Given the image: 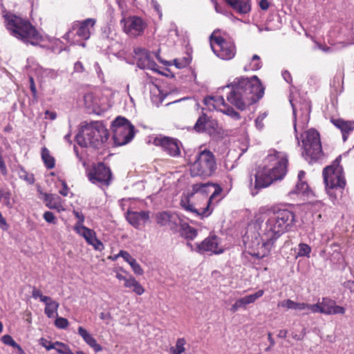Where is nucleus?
I'll return each instance as SVG.
<instances>
[{"mask_svg":"<svg viewBox=\"0 0 354 354\" xmlns=\"http://www.w3.org/2000/svg\"><path fill=\"white\" fill-rule=\"evenodd\" d=\"M117 257H122L123 259L129 264H130L131 262L135 259L128 252L125 250H120V252L117 254Z\"/></svg>","mask_w":354,"mask_h":354,"instance_id":"nucleus-48","label":"nucleus"},{"mask_svg":"<svg viewBox=\"0 0 354 354\" xmlns=\"http://www.w3.org/2000/svg\"><path fill=\"white\" fill-rule=\"evenodd\" d=\"M59 181L62 184V188L59 191V193L63 196H67L68 194L69 188L66 184V182L64 180H60Z\"/></svg>","mask_w":354,"mask_h":354,"instance_id":"nucleus-52","label":"nucleus"},{"mask_svg":"<svg viewBox=\"0 0 354 354\" xmlns=\"http://www.w3.org/2000/svg\"><path fill=\"white\" fill-rule=\"evenodd\" d=\"M341 160L342 156H337L332 164L326 167L322 171L326 192L333 202L342 198L343 190L346 185L344 169L340 165Z\"/></svg>","mask_w":354,"mask_h":354,"instance_id":"nucleus-6","label":"nucleus"},{"mask_svg":"<svg viewBox=\"0 0 354 354\" xmlns=\"http://www.w3.org/2000/svg\"><path fill=\"white\" fill-rule=\"evenodd\" d=\"M214 186V184L209 183L192 185L190 192L183 194L180 206L185 210L202 218L209 216L221 199L218 198L222 192L218 185H216L214 192L209 196L210 189Z\"/></svg>","mask_w":354,"mask_h":354,"instance_id":"nucleus-1","label":"nucleus"},{"mask_svg":"<svg viewBox=\"0 0 354 354\" xmlns=\"http://www.w3.org/2000/svg\"><path fill=\"white\" fill-rule=\"evenodd\" d=\"M311 313H319L325 315H343L345 313V308L336 305V302L328 297H323L321 302L312 304Z\"/></svg>","mask_w":354,"mask_h":354,"instance_id":"nucleus-16","label":"nucleus"},{"mask_svg":"<svg viewBox=\"0 0 354 354\" xmlns=\"http://www.w3.org/2000/svg\"><path fill=\"white\" fill-rule=\"evenodd\" d=\"M44 201L46 205L50 209H59V207L61 206L60 197L55 194H45Z\"/></svg>","mask_w":354,"mask_h":354,"instance_id":"nucleus-30","label":"nucleus"},{"mask_svg":"<svg viewBox=\"0 0 354 354\" xmlns=\"http://www.w3.org/2000/svg\"><path fill=\"white\" fill-rule=\"evenodd\" d=\"M91 245H92L95 250L98 251H102L104 248L102 242L97 238L93 240V242H91Z\"/></svg>","mask_w":354,"mask_h":354,"instance_id":"nucleus-51","label":"nucleus"},{"mask_svg":"<svg viewBox=\"0 0 354 354\" xmlns=\"http://www.w3.org/2000/svg\"><path fill=\"white\" fill-rule=\"evenodd\" d=\"M270 3L268 0H261L259 1V7L263 10H267L269 8Z\"/></svg>","mask_w":354,"mask_h":354,"instance_id":"nucleus-59","label":"nucleus"},{"mask_svg":"<svg viewBox=\"0 0 354 354\" xmlns=\"http://www.w3.org/2000/svg\"><path fill=\"white\" fill-rule=\"evenodd\" d=\"M86 107L91 111L96 112L100 107V99L93 92L85 94L84 97Z\"/></svg>","mask_w":354,"mask_h":354,"instance_id":"nucleus-26","label":"nucleus"},{"mask_svg":"<svg viewBox=\"0 0 354 354\" xmlns=\"http://www.w3.org/2000/svg\"><path fill=\"white\" fill-rule=\"evenodd\" d=\"M230 86L232 90L227 95V100L240 110L257 102L264 95L265 88L257 75L250 78L236 77L230 85H227Z\"/></svg>","mask_w":354,"mask_h":354,"instance_id":"nucleus-2","label":"nucleus"},{"mask_svg":"<svg viewBox=\"0 0 354 354\" xmlns=\"http://www.w3.org/2000/svg\"><path fill=\"white\" fill-rule=\"evenodd\" d=\"M1 342L6 344L9 345L13 348H20V346L13 339L10 335H4L1 337Z\"/></svg>","mask_w":354,"mask_h":354,"instance_id":"nucleus-45","label":"nucleus"},{"mask_svg":"<svg viewBox=\"0 0 354 354\" xmlns=\"http://www.w3.org/2000/svg\"><path fill=\"white\" fill-rule=\"evenodd\" d=\"M0 203L8 208L12 207L11 193L10 191L0 189Z\"/></svg>","mask_w":354,"mask_h":354,"instance_id":"nucleus-35","label":"nucleus"},{"mask_svg":"<svg viewBox=\"0 0 354 354\" xmlns=\"http://www.w3.org/2000/svg\"><path fill=\"white\" fill-rule=\"evenodd\" d=\"M263 231L277 241L290 231L296 223L295 213L286 208L272 207L268 209Z\"/></svg>","mask_w":354,"mask_h":354,"instance_id":"nucleus-5","label":"nucleus"},{"mask_svg":"<svg viewBox=\"0 0 354 354\" xmlns=\"http://www.w3.org/2000/svg\"><path fill=\"white\" fill-rule=\"evenodd\" d=\"M299 139V138H297ZM302 144V156L310 162L317 161L323 156L319 133L315 129H310L300 135Z\"/></svg>","mask_w":354,"mask_h":354,"instance_id":"nucleus-9","label":"nucleus"},{"mask_svg":"<svg viewBox=\"0 0 354 354\" xmlns=\"http://www.w3.org/2000/svg\"><path fill=\"white\" fill-rule=\"evenodd\" d=\"M119 6L121 8H124L127 6V3L133 4L136 0H116Z\"/></svg>","mask_w":354,"mask_h":354,"instance_id":"nucleus-54","label":"nucleus"},{"mask_svg":"<svg viewBox=\"0 0 354 354\" xmlns=\"http://www.w3.org/2000/svg\"><path fill=\"white\" fill-rule=\"evenodd\" d=\"M124 286L126 288L130 289L137 295H142L145 291L144 287L140 283V282L131 274H129L128 280H126V283H124Z\"/></svg>","mask_w":354,"mask_h":354,"instance_id":"nucleus-27","label":"nucleus"},{"mask_svg":"<svg viewBox=\"0 0 354 354\" xmlns=\"http://www.w3.org/2000/svg\"><path fill=\"white\" fill-rule=\"evenodd\" d=\"M73 214L78 219L77 222L73 227L74 230L77 232L81 230L82 227H86L84 225H83V223L84 221V216L82 212L75 210L73 211Z\"/></svg>","mask_w":354,"mask_h":354,"instance_id":"nucleus-40","label":"nucleus"},{"mask_svg":"<svg viewBox=\"0 0 354 354\" xmlns=\"http://www.w3.org/2000/svg\"><path fill=\"white\" fill-rule=\"evenodd\" d=\"M115 277H116L119 281H124V283H126V280H128V276H124V275H123L122 273H120V272H116Z\"/></svg>","mask_w":354,"mask_h":354,"instance_id":"nucleus-62","label":"nucleus"},{"mask_svg":"<svg viewBox=\"0 0 354 354\" xmlns=\"http://www.w3.org/2000/svg\"><path fill=\"white\" fill-rule=\"evenodd\" d=\"M39 342H40V344L48 351L51 350L53 348H55V346H58L59 347H65L66 346V344L62 342H55L53 343L50 341H48L45 338H41L39 340Z\"/></svg>","mask_w":354,"mask_h":354,"instance_id":"nucleus-39","label":"nucleus"},{"mask_svg":"<svg viewBox=\"0 0 354 354\" xmlns=\"http://www.w3.org/2000/svg\"><path fill=\"white\" fill-rule=\"evenodd\" d=\"M39 299L41 302H44L46 305H47L48 303H50L54 301L50 297L45 296V295H42Z\"/></svg>","mask_w":354,"mask_h":354,"instance_id":"nucleus-63","label":"nucleus"},{"mask_svg":"<svg viewBox=\"0 0 354 354\" xmlns=\"http://www.w3.org/2000/svg\"><path fill=\"white\" fill-rule=\"evenodd\" d=\"M243 308L241 303H240V301H239V299H237L234 304L232 306L231 308H230V310L232 312V313H235L236 312L239 308Z\"/></svg>","mask_w":354,"mask_h":354,"instance_id":"nucleus-60","label":"nucleus"},{"mask_svg":"<svg viewBox=\"0 0 354 354\" xmlns=\"http://www.w3.org/2000/svg\"><path fill=\"white\" fill-rule=\"evenodd\" d=\"M64 349H57V352L60 354H74L72 351L70 349V348L66 345Z\"/></svg>","mask_w":354,"mask_h":354,"instance_id":"nucleus-61","label":"nucleus"},{"mask_svg":"<svg viewBox=\"0 0 354 354\" xmlns=\"http://www.w3.org/2000/svg\"><path fill=\"white\" fill-rule=\"evenodd\" d=\"M77 333L83 339L85 343L92 348L95 352H100L102 351V346L97 344V340L84 328L79 326L77 328Z\"/></svg>","mask_w":354,"mask_h":354,"instance_id":"nucleus-23","label":"nucleus"},{"mask_svg":"<svg viewBox=\"0 0 354 354\" xmlns=\"http://www.w3.org/2000/svg\"><path fill=\"white\" fill-rule=\"evenodd\" d=\"M264 164L255 176L257 189L267 187L274 181L283 178L287 173L288 160L285 153L273 149L264 159Z\"/></svg>","mask_w":354,"mask_h":354,"instance_id":"nucleus-4","label":"nucleus"},{"mask_svg":"<svg viewBox=\"0 0 354 354\" xmlns=\"http://www.w3.org/2000/svg\"><path fill=\"white\" fill-rule=\"evenodd\" d=\"M3 18L5 27L10 34L24 44L41 46L44 41V36L28 19L6 10L3 11Z\"/></svg>","mask_w":354,"mask_h":354,"instance_id":"nucleus-3","label":"nucleus"},{"mask_svg":"<svg viewBox=\"0 0 354 354\" xmlns=\"http://www.w3.org/2000/svg\"><path fill=\"white\" fill-rule=\"evenodd\" d=\"M121 23H124V32L134 38L142 35L147 27V22L138 16H130L127 19H122Z\"/></svg>","mask_w":354,"mask_h":354,"instance_id":"nucleus-15","label":"nucleus"},{"mask_svg":"<svg viewBox=\"0 0 354 354\" xmlns=\"http://www.w3.org/2000/svg\"><path fill=\"white\" fill-rule=\"evenodd\" d=\"M87 177L93 184L108 186L111 183L112 174L109 167L104 163L98 162L89 170Z\"/></svg>","mask_w":354,"mask_h":354,"instance_id":"nucleus-14","label":"nucleus"},{"mask_svg":"<svg viewBox=\"0 0 354 354\" xmlns=\"http://www.w3.org/2000/svg\"><path fill=\"white\" fill-rule=\"evenodd\" d=\"M43 217L47 223H55V216L53 212L49 211L45 212Z\"/></svg>","mask_w":354,"mask_h":354,"instance_id":"nucleus-50","label":"nucleus"},{"mask_svg":"<svg viewBox=\"0 0 354 354\" xmlns=\"http://www.w3.org/2000/svg\"><path fill=\"white\" fill-rule=\"evenodd\" d=\"M181 235L188 241L194 240L198 235V231L186 223H180Z\"/></svg>","mask_w":354,"mask_h":354,"instance_id":"nucleus-28","label":"nucleus"},{"mask_svg":"<svg viewBox=\"0 0 354 354\" xmlns=\"http://www.w3.org/2000/svg\"><path fill=\"white\" fill-rule=\"evenodd\" d=\"M330 122L341 131L344 142L347 140L348 135L354 130V121L344 120L342 118H331Z\"/></svg>","mask_w":354,"mask_h":354,"instance_id":"nucleus-22","label":"nucleus"},{"mask_svg":"<svg viewBox=\"0 0 354 354\" xmlns=\"http://www.w3.org/2000/svg\"><path fill=\"white\" fill-rule=\"evenodd\" d=\"M196 251L199 253L211 252L218 254L223 253V249L220 245V239L215 234H210L197 244Z\"/></svg>","mask_w":354,"mask_h":354,"instance_id":"nucleus-17","label":"nucleus"},{"mask_svg":"<svg viewBox=\"0 0 354 354\" xmlns=\"http://www.w3.org/2000/svg\"><path fill=\"white\" fill-rule=\"evenodd\" d=\"M290 304H291V299H286V300L279 302L278 306L283 307V308H286L289 309Z\"/></svg>","mask_w":354,"mask_h":354,"instance_id":"nucleus-58","label":"nucleus"},{"mask_svg":"<svg viewBox=\"0 0 354 354\" xmlns=\"http://www.w3.org/2000/svg\"><path fill=\"white\" fill-rule=\"evenodd\" d=\"M209 121V118L205 113H203L197 120L194 129L198 133L203 132L206 130V124Z\"/></svg>","mask_w":354,"mask_h":354,"instance_id":"nucleus-34","label":"nucleus"},{"mask_svg":"<svg viewBox=\"0 0 354 354\" xmlns=\"http://www.w3.org/2000/svg\"><path fill=\"white\" fill-rule=\"evenodd\" d=\"M48 118L51 120H54L57 118L56 112L46 110L45 111V118L47 119Z\"/></svg>","mask_w":354,"mask_h":354,"instance_id":"nucleus-57","label":"nucleus"},{"mask_svg":"<svg viewBox=\"0 0 354 354\" xmlns=\"http://www.w3.org/2000/svg\"><path fill=\"white\" fill-rule=\"evenodd\" d=\"M277 242L274 239L263 230L260 239L256 237L251 242L246 243L245 241V245L250 255L257 259H263L270 254L272 248L275 246Z\"/></svg>","mask_w":354,"mask_h":354,"instance_id":"nucleus-11","label":"nucleus"},{"mask_svg":"<svg viewBox=\"0 0 354 354\" xmlns=\"http://www.w3.org/2000/svg\"><path fill=\"white\" fill-rule=\"evenodd\" d=\"M108 129L100 121H94L86 124L82 127L75 140L77 143L82 147H91L100 149L109 139Z\"/></svg>","mask_w":354,"mask_h":354,"instance_id":"nucleus-7","label":"nucleus"},{"mask_svg":"<svg viewBox=\"0 0 354 354\" xmlns=\"http://www.w3.org/2000/svg\"><path fill=\"white\" fill-rule=\"evenodd\" d=\"M205 102L206 104L211 103V102H212L213 106L215 108L219 106H223L224 108L227 105L223 96L209 97L205 100Z\"/></svg>","mask_w":354,"mask_h":354,"instance_id":"nucleus-38","label":"nucleus"},{"mask_svg":"<svg viewBox=\"0 0 354 354\" xmlns=\"http://www.w3.org/2000/svg\"><path fill=\"white\" fill-rule=\"evenodd\" d=\"M221 111L234 120H239L241 118L240 114L228 105L223 109H221Z\"/></svg>","mask_w":354,"mask_h":354,"instance_id":"nucleus-43","label":"nucleus"},{"mask_svg":"<svg viewBox=\"0 0 354 354\" xmlns=\"http://www.w3.org/2000/svg\"><path fill=\"white\" fill-rule=\"evenodd\" d=\"M96 20L93 18H88L83 21L74 22L73 28L76 30V34L82 39L86 40L90 38L91 30L94 28Z\"/></svg>","mask_w":354,"mask_h":354,"instance_id":"nucleus-20","label":"nucleus"},{"mask_svg":"<svg viewBox=\"0 0 354 354\" xmlns=\"http://www.w3.org/2000/svg\"><path fill=\"white\" fill-rule=\"evenodd\" d=\"M173 62L177 68H183L189 64L190 59L188 57L176 58L173 60Z\"/></svg>","mask_w":354,"mask_h":354,"instance_id":"nucleus-44","label":"nucleus"},{"mask_svg":"<svg viewBox=\"0 0 354 354\" xmlns=\"http://www.w3.org/2000/svg\"><path fill=\"white\" fill-rule=\"evenodd\" d=\"M68 321L67 319L64 317H57L55 321V325L57 328L61 329H65L68 326Z\"/></svg>","mask_w":354,"mask_h":354,"instance_id":"nucleus-46","label":"nucleus"},{"mask_svg":"<svg viewBox=\"0 0 354 354\" xmlns=\"http://www.w3.org/2000/svg\"><path fill=\"white\" fill-rule=\"evenodd\" d=\"M155 219L157 224L160 226H168L171 230H176L178 226L183 221L178 214L169 211L157 213Z\"/></svg>","mask_w":354,"mask_h":354,"instance_id":"nucleus-18","label":"nucleus"},{"mask_svg":"<svg viewBox=\"0 0 354 354\" xmlns=\"http://www.w3.org/2000/svg\"><path fill=\"white\" fill-rule=\"evenodd\" d=\"M156 147H160L162 151L171 158H179L181 156V149L183 145L178 138L159 136L153 140Z\"/></svg>","mask_w":354,"mask_h":354,"instance_id":"nucleus-13","label":"nucleus"},{"mask_svg":"<svg viewBox=\"0 0 354 354\" xmlns=\"http://www.w3.org/2000/svg\"><path fill=\"white\" fill-rule=\"evenodd\" d=\"M312 304H308L306 303H297L292 300H291V304L289 309L299 310H310L311 312Z\"/></svg>","mask_w":354,"mask_h":354,"instance_id":"nucleus-42","label":"nucleus"},{"mask_svg":"<svg viewBox=\"0 0 354 354\" xmlns=\"http://www.w3.org/2000/svg\"><path fill=\"white\" fill-rule=\"evenodd\" d=\"M29 82H30V89L32 93V97L35 100H37V88H36V85H35V81H34V79L32 77H29Z\"/></svg>","mask_w":354,"mask_h":354,"instance_id":"nucleus-49","label":"nucleus"},{"mask_svg":"<svg viewBox=\"0 0 354 354\" xmlns=\"http://www.w3.org/2000/svg\"><path fill=\"white\" fill-rule=\"evenodd\" d=\"M113 139L117 146L129 142L134 137V127L125 118L118 117L112 122Z\"/></svg>","mask_w":354,"mask_h":354,"instance_id":"nucleus-12","label":"nucleus"},{"mask_svg":"<svg viewBox=\"0 0 354 354\" xmlns=\"http://www.w3.org/2000/svg\"><path fill=\"white\" fill-rule=\"evenodd\" d=\"M129 265L136 274L142 275L144 274L143 269L141 268L140 264L136 261V259L132 262H131Z\"/></svg>","mask_w":354,"mask_h":354,"instance_id":"nucleus-47","label":"nucleus"},{"mask_svg":"<svg viewBox=\"0 0 354 354\" xmlns=\"http://www.w3.org/2000/svg\"><path fill=\"white\" fill-rule=\"evenodd\" d=\"M84 71V66L81 62H77L74 65V71L76 73H82Z\"/></svg>","mask_w":354,"mask_h":354,"instance_id":"nucleus-55","label":"nucleus"},{"mask_svg":"<svg viewBox=\"0 0 354 354\" xmlns=\"http://www.w3.org/2000/svg\"><path fill=\"white\" fill-rule=\"evenodd\" d=\"M236 12L247 14L251 10L250 0H225Z\"/></svg>","mask_w":354,"mask_h":354,"instance_id":"nucleus-24","label":"nucleus"},{"mask_svg":"<svg viewBox=\"0 0 354 354\" xmlns=\"http://www.w3.org/2000/svg\"><path fill=\"white\" fill-rule=\"evenodd\" d=\"M100 318L101 319H111V315L109 313H101L100 314Z\"/></svg>","mask_w":354,"mask_h":354,"instance_id":"nucleus-64","label":"nucleus"},{"mask_svg":"<svg viewBox=\"0 0 354 354\" xmlns=\"http://www.w3.org/2000/svg\"><path fill=\"white\" fill-rule=\"evenodd\" d=\"M42 295H43V294L40 290L37 289L35 287L32 288V297L34 299H37V298L40 299Z\"/></svg>","mask_w":354,"mask_h":354,"instance_id":"nucleus-56","label":"nucleus"},{"mask_svg":"<svg viewBox=\"0 0 354 354\" xmlns=\"http://www.w3.org/2000/svg\"><path fill=\"white\" fill-rule=\"evenodd\" d=\"M187 341L184 337L178 338L174 346L169 348L171 354H183L185 351Z\"/></svg>","mask_w":354,"mask_h":354,"instance_id":"nucleus-32","label":"nucleus"},{"mask_svg":"<svg viewBox=\"0 0 354 354\" xmlns=\"http://www.w3.org/2000/svg\"><path fill=\"white\" fill-rule=\"evenodd\" d=\"M261 66L262 64L259 56L257 55H254L250 64L244 67V71H257L260 69Z\"/></svg>","mask_w":354,"mask_h":354,"instance_id":"nucleus-36","label":"nucleus"},{"mask_svg":"<svg viewBox=\"0 0 354 354\" xmlns=\"http://www.w3.org/2000/svg\"><path fill=\"white\" fill-rule=\"evenodd\" d=\"M299 251L297 257H309L311 252V248L306 243H301L298 245Z\"/></svg>","mask_w":354,"mask_h":354,"instance_id":"nucleus-41","label":"nucleus"},{"mask_svg":"<svg viewBox=\"0 0 354 354\" xmlns=\"http://www.w3.org/2000/svg\"><path fill=\"white\" fill-rule=\"evenodd\" d=\"M41 155L46 167L48 169H53L55 166V159L50 155L49 150L45 147H43Z\"/></svg>","mask_w":354,"mask_h":354,"instance_id":"nucleus-31","label":"nucleus"},{"mask_svg":"<svg viewBox=\"0 0 354 354\" xmlns=\"http://www.w3.org/2000/svg\"><path fill=\"white\" fill-rule=\"evenodd\" d=\"M211 48L214 54L223 60L233 59L236 53L234 42L226 39L220 35L219 30H214L209 37Z\"/></svg>","mask_w":354,"mask_h":354,"instance_id":"nucleus-10","label":"nucleus"},{"mask_svg":"<svg viewBox=\"0 0 354 354\" xmlns=\"http://www.w3.org/2000/svg\"><path fill=\"white\" fill-rule=\"evenodd\" d=\"M126 218L132 226L138 229L141 226H144L149 220V212L128 211L126 215Z\"/></svg>","mask_w":354,"mask_h":354,"instance_id":"nucleus-21","label":"nucleus"},{"mask_svg":"<svg viewBox=\"0 0 354 354\" xmlns=\"http://www.w3.org/2000/svg\"><path fill=\"white\" fill-rule=\"evenodd\" d=\"M0 228L4 231H6L9 228V225L8 224L6 218L3 216L2 213L0 212Z\"/></svg>","mask_w":354,"mask_h":354,"instance_id":"nucleus-53","label":"nucleus"},{"mask_svg":"<svg viewBox=\"0 0 354 354\" xmlns=\"http://www.w3.org/2000/svg\"><path fill=\"white\" fill-rule=\"evenodd\" d=\"M264 294L263 290H259L254 294L249 295L242 298L239 299L243 308H245L246 306L250 304H253L256 300L261 297Z\"/></svg>","mask_w":354,"mask_h":354,"instance_id":"nucleus-29","label":"nucleus"},{"mask_svg":"<svg viewBox=\"0 0 354 354\" xmlns=\"http://www.w3.org/2000/svg\"><path fill=\"white\" fill-rule=\"evenodd\" d=\"M134 53L138 68L155 70L157 64L151 57L149 50L142 48H137L134 49Z\"/></svg>","mask_w":354,"mask_h":354,"instance_id":"nucleus-19","label":"nucleus"},{"mask_svg":"<svg viewBox=\"0 0 354 354\" xmlns=\"http://www.w3.org/2000/svg\"><path fill=\"white\" fill-rule=\"evenodd\" d=\"M77 233L84 237L88 245H91L93 240L97 238L95 232L88 227H82L81 230Z\"/></svg>","mask_w":354,"mask_h":354,"instance_id":"nucleus-33","label":"nucleus"},{"mask_svg":"<svg viewBox=\"0 0 354 354\" xmlns=\"http://www.w3.org/2000/svg\"><path fill=\"white\" fill-rule=\"evenodd\" d=\"M306 173L304 171H299L298 174V182L295 185L294 190L290 193L296 194H306L309 195L310 192L308 183L304 180Z\"/></svg>","mask_w":354,"mask_h":354,"instance_id":"nucleus-25","label":"nucleus"},{"mask_svg":"<svg viewBox=\"0 0 354 354\" xmlns=\"http://www.w3.org/2000/svg\"><path fill=\"white\" fill-rule=\"evenodd\" d=\"M187 165L192 177L209 178L214 175L218 169L215 155L207 149L198 151L194 159L188 161Z\"/></svg>","mask_w":354,"mask_h":354,"instance_id":"nucleus-8","label":"nucleus"},{"mask_svg":"<svg viewBox=\"0 0 354 354\" xmlns=\"http://www.w3.org/2000/svg\"><path fill=\"white\" fill-rule=\"evenodd\" d=\"M59 306V303L55 301L48 303L47 305H46L44 313L48 317H53L54 316V313L57 310Z\"/></svg>","mask_w":354,"mask_h":354,"instance_id":"nucleus-37","label":"nucleus"}]
</instances>
